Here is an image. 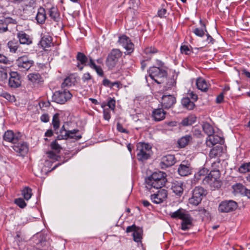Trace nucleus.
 <instances>
[{"label": "nucleus", "mask_w": 250, "mask_h": 250, "mask_svg": "<svg viewBox=\"0 0 250 250\" xmlns=\"http://www.w3.org/2000/svg\"><path fill=\"white\" fill-rule=\"evenodd\" d=\"M28 79L34 84H38L43 82V79L39 73H32L27 75Z\"/></svg>", "instance_id": "26"}, {"label": "nucleus", "mask_w": 250, "mask_h": 250, "mask_svg": "<svg viewBox=\"0 0 250 250\" xmlns=\"http://www.w3.org/2000/svg\"><path fill=\"white\" fill-rule=\"evenodd\" d=\"M166 112L161 108L154 109L152 112V117L156 122L163 120L165 118Z\"/></svg>", "instance_id": "22"}, {"label": "nucleus", "mask_w": 250, "mask_h": 250, "mask_svg": "<svg viewBox=\"0 0 250 250\" xmlns=\"http://www.w3.org/2000/svg\"><path fill=\"white\" fill-rule=\"evenodd\" d=\"M224 142L223 138L213 134L208 136L206 141L207 145L209 147H211L217 144H223Z\"/></svg>", "instance_id": "19"}, {"label": "nucleus", "mask_w": 250, "mask_h": 250, "mask_svg": "<svg viewBox=\"0 0 250 250\" xmlns=\"http://www.w3.org/2000/svg\"><path fill=\"white\" fill-rule=\"evenodd\" d=\"M46 19V11L42 7H40L38 10L36 19L38 23L43 24L44 23Z\"/></svg>", "instance_id": "25"}, {"label": "nucleus", "mask_w": 250, "mask_h": 250, "mask_svg": "<svg viewBox=\"0 0 250 250\" xmlns=\"http://www.w3.org/2000/svg\"><path fill=\"white\" fill-rule=\"evenodd\" d=\"M202 128L205 133L207 134L208 136H209L210 135L214 133L213 127L207 122H205L203 124Z\"/></svg>", "instance_id": "40"}, {"label": "nucleus", "mask_w": 250, "mask_h": 250, "mask_svg": "<svg viewBox=\"0 0 250 250\" xmlns=\"http://www.w3.org/2000/svg\"><path fill=\"white\" fill-rule=\"evenodd\" d=\"M116 101L113 98L111 97L108 98V101L107 104V105L111 110H114L115 107Z\"/></svg>", "instance_id": "54"}, {"label": "nucleus", "mask_w": 250, "mask_h": 250, "mask_svg": "<svg viewBox=\"0 0 250 250\" xmlns=\"http://www.w3.org/2000/svg\"><path fill=\"white\" fill-rule=\"evenodd\" d=\"M166 173L158 171L153 172L150 176L146 178V188L150 189L152 188H161L165 186L167 182Z\"/></svg>", "instance_id": "1"}, {"label": "nucleus", "mask_w": 250, "mask_h": 250, "mask_svg": "<svg viewBox=\"0 0 250 250\" xmlns=\"http://www.w3.org/2000/svg\"><path fill=\"white\" fill-rule=\"evenodd\" d=\"M7 45L9 49V51L11 53H15L17 52L20 46V44L18 41L15 39L9 41Z\"/></svg>", "instance_id": "31"}, {"label": "nucleus", "mask_w": 250, "mask_h": 250, "mask_svg": "<svg viewBox=\"0 0 250 250\" xmlns=\"http://www.w3.org/2000/svg\"><path fill=\"white\" fill-rule=\"evenodd\" d=\"M193 226V225L189 224V223H181V229L183 230H187L191 229Z\"/></svg>", "instance_id": "58"}, {"label": "nucleus", "mask_w": 250, "mask_h": 250, "mask_svg": "<svg viewBox=\"0 0 250 250\" xmlns=\"http://www.w3.org/2000/svg\"><path fill=\"white\" fill-rule=\"evenodd\" d=\"M158 16L161 18H165L168 15L167 10L165 8H161L158 11Z\"/></svg>", "instance_id": "51"}, {"label": "nucleus", "mask_w": 250, "mask_h": 250, "mask_svg": "<svg viewBox=\"0 0 250 250\" xmlns=\"http://www.w3.org/2000/svg\"><path fill=\"white\" fill-rule=\"evenodd\" d=\"M175 162V158L173 155H167L162 158L160 166L162 169H165L173 166Z\"/></svg>", "instance_id": "18"}, {"label": "nucleus", "mask_w": 250, "mask_h": 250, "mask_svg": "<svg viewBox=\"0 0 250 250\" xmlns=\"http://www.w3.org/2000/svg\"><path fill=\"white\" fill-rule=\"evenodd\" d=\"M8 23L16 24V21L10 18L0 20V33H2L8 31L7 27Z\"/></svg>", "instance_id": "23"}, {"label": "nucleus", "mask_w": 250, "mask_h": 250, "mask_svg": "<svg viewBox=\"0 0 250 250\" xmlns=\"http://www.w3.org/2000/svg\"><path fill=\"white\" fill-rule=\"evenodd\" d=\"M167 191L164 189L159 190L157 193L151 195V200L155 204L162 203L167 198Z\"/></svg>", "instance_id": "17"}, {"label": "nucleus", "mask_w": 250, "mask_h": 250, "mask_svg": "<svg viewBox=\"0 0 250 250\" xmlns=\"http://www.w3.org/2000/svg\"><path fill=\"white\" fill-rule=\"evenodd\" d=\"M138 228L135 225H133L130 226H128L127 227L126 229V232H133V233L134 232V231H136L137 229Z\"/></svg>", "instance_id": "62"}, {"label": "nucleus", "mask_w": 250, "mask_h": 250, "mask_svg": "<svg viewBox=\"0 0 250 250\" xmlns=\"http://www.w3.org/2000/svg\"><path fill=\"white\" fill-rule=\"evenodd\" d=\"M176 98L172 95H164L161 100L163 108L168 109L171 108L176 103Z\"/></svg>", "instance_id": "14"}, {"label": "nucleus", "mask_w": 250, "mask_h": 250, "mask_svg": "<svg viewBox=\"0 0 250 250\" xmlns=\"http://www.w3.org/2000/svg\"><path fill=\"white\" fill-rule=\"evenodd\" d=\"M233 191L236 193L243 194L246 191V187L241 183H236L232 186Z\"/></svg>", "instance_id": "36"}, {"label": "nucleus", "mask_w": 250, "mask_h": 250, "mask_svg": "<svg viewBox=\"0 0 250 250\" xmlns=\"http://www.w3.org/2000/svg\"><path fill=\"white\" fill-rule=\"evenodd\" d=\"M59 117L60 114L59 113L55 114L53 117L52 124L55 131L58 130L60 127V121Z\"/></svg>", "instance_id": "42"}, {"label": "nucleus", "mask_w": 250, "mask_h": 250, "mask_svg": "<svg viewBox=\"0 0 250 250\" xmlns=\"http://www.w3.org/2000/svg\"><path fill=\"white\" fill-rule=\"evenodd\" d=\"M238 207L237 203L233 200H225L219 205L218 211L221 213H228L235 210Z\"/></svg>", "instance_id": "9"}, {"label": "nucleus", "mask_w": 250, "mask_h": 250, "mask_svg": "<svg viewBox=\"0 0 250 250\" xmlns=\"http://www.w3.org/2000/svg\"><path fill=\"white\" fill-rule=\"evenodd\" d=\"M220 172L218 170H211L207 176L203 179L204 184H208L211 187L219 188L221 187Z\"/></svg>", "instance_id": "4"}, {"label": "nucleus", "mask_w": 250, "mask_h": 250, "mask_svg": "<svg viewBox=\"0 0 250 250\" xmlns=\"http://www.w3.org/2000/svg\"><path fill=\"white\" fill-rule=\"evenodd\" d=\"M92 79V76L89 73H86L83 74L82 78V80L83 83H86Z\"/></svg>", "instance_id": "52"}, {"label": "nucleus", "mask_w": 250, "mask_h": 250, "mask_svg": "<svg viewBox=\"0 0 250 250\" xmlns=\"http://www.w3.org/2000/svg\"><path fill=\"white\" fill-rule=\"evenodd\" d=\"M9 62V61L6 56L0 54V63L7 64Z\"/></svg>", "instance_id": "63"}, {"label": "nucleus", "mask_w": 250, "mask_h": 250, "mask_svg": "<svg viewBox=\"0 0 250 250\" xmlns=\"http://www.w3.org/2000/svg\"><path fill=\"white\" fill-rule=\"evenodd\" d=\"M205 35H206L207 37V40H206V42L208 43L213 44L214 40L212 38V37L209 35V34L208 33V32H207V33H206Z\"/></svg>", "instance_id": "64"}, {"label": "nucleus", "mask_w": 250, "mask_h": 250, "mask_svg": "<svg viewBox=\"0 0 250 250\" xmlns=\"http://www.w3.org/2000/svg\"><path fill=\"white\" fill-rule=\"evenodd\" d=\"M238 171L241 173H245L250 171V162L244 163L238 168Z\"/></svg>", "instance_id": "44"}, {"label": "nucleus", "mask_w": 250, "mask_h": 250, "mask_svg": "<svg viewBox=\"0 0 250 250\" xmlns=\"http://www.w3.org/2000/svg\"><path fill=\"white\" fill-rule=\"evenodd\" d=\"M103 114H104V118L105 120L109 121L111 117L110 109H109L108 108L104 109L103 110Z\"/></svg>", "instance_id": "55"}, {"label": "nucleus", "mask_w": 250, "mask_h": 250, "mask_svg": "<svg viewBox=\"0 0 250 250\" xmlns=\"http://www.w3.org/2000/svg\"><path fill=\"white\" fill-rule=\"evenodd\" d=\"M181 104L182 105L188 110H192L195 107L193 102L190 101L189 97H185L182 99Z\"/></svg>", "instance_id": "30"}, {"label": "nucleus", "mask_w": 250, "mask_h": 250, "mask_svg": "<svg viewBox=\"0 0 250 250\" xmlns=\"http://www.w3.org/2000/svg\"><path fill=\"white\" fill-rule=\"evenodd\" d=\"M76 59L81 64L86 66L87 65V63H86L89 59V58H88L83 53L78 52Z\"/></svg>", "instance_id": "39"}, {"label": "nucleus", "mask_w": 250, "mask_h": 250, "mask_svg": "<svg viewBox=\"0 0 250 250\" xmlns=\"http://www.w3.org/2000/svg\"><path fill=\"white\" fill-rule=\"evenodd\" d=\"M21 83V81L20 74L17 72H11L8 82L9 86L11 88H16L20 87Z\"/></svg>", "instance_id": "16"}, {"label": "nucleus", "mask_w": 250, "mask_h": 250, "mask_svg": "<svg viewBox=\"0 0 250 250\" xmlns=\"http://www.w3.org/2000/svg\"><path fill=\"white\" fill-rule=\"evenodd\" d=\"M89 62L87 63V66H89L91 68L94 69L98 75L103 77L104 76V72L101 67L97 66L95 64L94 60L90 57H89Z\"/></svg>", "instance_id": "28"}, {"label": "nucleus", "mask_w": 250, "mask_h": 250, "mask_svg": "<svg viewBox=\"0 0 250 250\" xmlns=\"http://www.w3.org/2000/svg\"><path fill=\"white\" fill-rule=\"evenodd\" d=\"M0 96L5 98L10 102H14L16 101L15 96L13 95L10 94L7 92H2L0 93Z\"/></svg>", "instance_id": "45"}, {"label": "nucleus", "mask_w": 250, "mask_h": 250, "mask_svg": "<svg viewBox=\"0 0 250 250\" xmlns=\"http://www.w3.org/2000/svg\"><path fill=\"white\" fill-rule=\"evenodd\" d=\"M47 14L50 18L55 22H58L60 19V13L57 7L52 6L47 9Z\"/></svg>", "instance_id": "24"}, {"label": "nucleus", "mask_w": 250, "mask_h": 250, "mask_svg": "<svg viewBox=\"0 0 250 250\" xmlns=\"http://www.w3.org/2000/svg\"><path fill=\"white\" fill-rule=\"evenodd\" d=\"M186 214V213H185V211L183 209L180 208L174 212H170L169 215H170V217L172 218H174V219L178 218V219H180L181 220V219H182L183 216Z\"/></svg>", "instance_id": "38"}, {"label": "nucleus", "mask_w": 250, "mask_h": 250, "mask_svg": "<svg viewBox=\"0 0 250 250\" xmlns=\"http://www.w3.org/2000/svg\"><path fill=\"white\" fill-rule=\"evenodd\" d=\"M171 189L176 195L181 196L184 190V184L182 181H175L171 183Z\"/></svg>", "instance_id": "21"}, {"label": "nucleus", "mask_w": 250, "mask_h": 250, "mask_svg": "<svg viewBox=\"0 0 250 250\" xmlns=\"http://www.w3.org/2000/svg\"><path fill=\"white\" fill-rule=\"evenodd\" d=\"M207 194V191L201 187H196L192 191V196L189 199V204L194 206L198 205Z\"/></svg>", "instance_id": "6"}, {"label": "nucleus", "mask_w": 250, "mask_h": 250, "mask_svg": "<svg viewBox=\"0 0 250 250\" xmlns=\"http://www.w3.org/2000/svg\"><path fill=\"white\" fill-rule=\"evenodd\" d=\"M12 148L17 154L20 156H23L28 151V146L26 143L20 139L17 143H14Z\"/></svg>", "instance_id": "11"}, {"label": "nucleus", "mask_w": 250, "mask_h": 250, "mask_svg": "<svg viewBox=\"0 0 250 250\" xmlns=\"http://www.w3.org/2000/svg\"><path fill=\"white\" fill-rule=\"evenodd\" d=\"M17 37L20 44L29 45L32 43V39L23 31L19 32L17 34Z\"/></svg>", "instance_id": "20"}, {"label": "nucleus", "mask_w": 250, "mask_h": 250, "mask_svg": "<svg viewBox=\"0 0 250 250\" xmlns=\"http://www.w3.org/2000/svg\"><path fill=\"white\" fill-rule=\"evenodd\" d=\"M119 43L126 50L127 54L131 53L134 49V45L130 39L125 35L119 37Z\"/></svg>", "instance_id": "12"}, {"label": "nucleus", "mask_w": 250, "mask_h": 250, "mask_svg": "<svg viewBox=\"0 0 250 250\" xmlns=\"http://www.w3.org/2000/svg\"><path fill=\"white\" fill-rule=\"evenodd\" d=\"M52 44V38L49 36H44L42 37L41 44L43 48L50 47Z\"/></svg>", "instance_id": "37"}, {"label": "nucleus", "mask_w": 250, "mask_h": 250, "mask_svg": "<svg viewBox=\"0 0 250 250\" xmlns=\"http://www.w3.org/2000/svg\"><path fill=\"white\" fill-rule=\"evenodd\" d=\"M144 52L146 55L151 56L157 52V49L154 47H148L145 49Z\"/></svg>", "instance_id": "46"}, {"label": "nucleus", "mask_w": 250, "mask_h": 250, "mask_svg": "<svg viewBox=\"0 0 250 250\" xmlns=\"http://www.w3.org/2000/svg\"><path fill=\"white\" fill-rule=\"evenodd\" d=\"M71 123L66 122L62 126L60 134L57 136L58 140H67L68 139H74L76 140H79L82 137V134L80 133L78 129H69V125Z\"/></svg>", "instance_id": "2"}, {"label": "nucleus", "mask_w": 250, "mask_h": 250, "mask_svg": "<svg viewBox=\"0 0 250 250\" xmlns=\"http://www.w3.org/2000/svg\"><path fill=\"white\" fill-rule=\"evenodd\" d=\"M192 168L188 161H184L179 166L177 172L181 176H186L191 174Z\"/></svg>", "instance_id": "13"}, {"label": "nucleus", "mask_w": 250, "mask_h": 250, "mask_svg": "<svg viewBox=\"0 0 250 250\" xmlns=\"http://www.w3.org/2000/svg\"><path fill=\"white\" fill-rule=\"evenodd\" d=\"M208 170L206 168H203L200 169L195 175V177L199 179V177H201L202 176H207L206 174H208Z\"/></svg>", "instance_id": "50"}, {"label": "nucleus", "mask_w": 250, "mask_h": 250, "mask_svg": "<svg viewBox=\"0 0 250 250\" xmlns=\"http://www.w3.org/2000/svg\"><path fill=\"white\" fill-rule=\"evenodd\" d=\"M117 129L121 132L125 133L128 134L129 131L127 130L125 128H124L123 125L120 123H118L117 124Z\"/></svg>", "instance_id": "59"}, {"label": "nucleus", "mask_w": 250, "mask_h": 250, "mask_svg": "<svg viewBox=\"0 0 250 250\" xmlns=\"http://www.w3.org/2000/svg\"><path fill=\"white\" fill-rule=\"evenodd\" d=\"M196 121V117L193 115H190L184 119L182 122V124L184 126L190 125L194 123Z\"/></svg>", "instance_id": "41"}, {"label": "nucleus", "mask_w": 250, "mask_h": 250, "mask_svg": "<svg viewBox=\"0 0 250 250\" xmlns=\"http://www.w3.org/2000/svg\"><path fill=\"white\" fill-rule=\"evenodd\" d=\"M72 97V94L66 89L58 90L52 96V101L59 104H64Z\"/></svg>", "instance_id": "7"}, {"label": "nucleus", "mask_w": 250, "mask_h": 250, "mask_svg": "<svg viewBox=\"0 0 250 250\" xmlns=\"http://www.w3.org/2000/svg\"><path fill=\"white\" fill-rule=\"evenodd\" d=\"M49 116L48 114L44 113L40 117V120L42 122L47 123L49 121Z\"/></svg>", "instance_id": "61"}, {"label": "nucleus", "mask_w": 250, "mask_h": 250, "mask_svg": "<svg viewBox=\"0 0 250 250\" xmlns=\"http://www.w3.org/2000/svg\"><path fill=\"white\" fill-rule=\"evenodd\" d=\"M142 230L140 228H138L136 231L132 233L133 240L136 242H141L142 238Z\"/></svg>", "instance_id": "43"}, {"label": "nucleus", "mask_w": 250, "mask_h": 250, "mask_svg": "<svg viewBox=\"0 0 250 250\" xmlns=\"http://www.w3.org/2000/svg\"><path fill=\"white\" fill-rule=\"evenodd\" d=\"M200 27H196L193 29V32L197 36L200 37H203L206 33L207 30L206 29V24L202 21L201 20H200Z\"/></svg>", "instance_id": "27"}, {"label": "nucleus", "mask_w": 250, "mask_h": 250, "mask_svg": "<svg viewBox=\"0 0 250 250\" xmlns=\"http://www.w3.org/2000/svg\"><path fill=\"white\" fill-rule=\"evenodd\" d=\"M21 195L23 197L24 199L26 201L29 200L32 195V189L28 187H24L21 190Z\"/></svg>", "instance_id": "35"}, {"label": "nucleus", "mask_w": 250, "mask_h": 250, "mask_svg": "<svg viewBox=\"0 0 250 250\" xmlns=\"http://www.w3.org/2000/svg\"><path fill=\"white\" fill-rule=\"evenodd\" d=\"M47 243L46 241L41 242V244H37L38 247L35 249V250H48V249H46L47 247Z\"/></svg>", "instance_id": "53"}, {"label": "nucleus", "mask_w": 250, "mask_h": 250, "mask_svg": "<svg viewBox=\"0 0 250 250\" xmlns=\"http://www.w3.org/2000/svg\"><path fill=\"white\" fill-rule=\"evenodd\" d=\"M7 78V74L5 70L0 69V81H3Z\"/></svg>", "instance_id": "57"}, {"label": "nucleus", "mask_w": 250, "mask_h": 250, "mask_svg": "<svg viewBox=\"0 0 250 250\" xmlns=\"http://www.w3.org/2000/svg\"><path fill=\"white\" fill-rule=\"evenodd\" d=\"M182 220V223H189V224L193 225L192 221L193 218L191 217L190 215L188 213H186L181 219Z\"/></svg>", "instance_id": "47"}, {"label": "nucleus", "mask_w": 250, "mask_h": 250, "mask_svg": "<svg viewBox=\"0 0 250 250\" xmlns=\"http://www.w3.org/2000/svg\"><path fill=\"white\" fill-rule=\"evenodd\" d=\"M122 55V52L117 49H113L108 54L106 60V64L109 69L114 68Z\"/></svg>", "instance_id": "8"}, {"label": "nucleus", "mask_w": 250, "mask_h": 250, "mask_svg": "<svg viewBox=\"0 0 250 250\" xmlns=\"http://www.w3.org/2000/svg\"><path fill=\"white\" fill-rule=\"evenodd\" d=\"M75 79L72 76H69L66 77L62 84V87L65 88L69 87L74 85L75 83Z\"/></svg>", "instance_id": "34"}, {"label": "nucleus", "mask_w": 250, "mask_h": 250, "mask_svg": "<svg viewBox=\"0 0 250 250\" xmlns=\"http://www.w3.org/2000/svg\"><path fill=\"white\" fill-rule=\"evenodd\" d=\"M181 52L182 53H184L186 55H188L191 52L189 47L187 45H185L181 46Z\"/></svg>", "instance_id": "56"}, {"label": "nucleus", "mask_w": 250, "mask_h": 250, "mask_svg": "<svg viewBox=\"0 0 250 250\" xmlns=\"http://www.w3.org/2000/svg\"><path fill=\"white\" fill-rule=\"evenodd\" d=\"M196 85L197 88L202 91H207L208 89V83L206 80L202 78H199L197 79Z\"/></svg>", "instance_id": "32"}, {"label": "nucleus", "mask_w": 250, "mask_h": 250, "mask_svg": "<svg viewBox=\"0 0 250 250\" xmlns=\"http://www.w3.org/2000/svg\"><path fill=\"white\" fill-rule=\"evenodd\" d=\"M192 139V136L190 135H186L181 137L178 140L177 142L179 147L180 148L185 147L189 144V142L191 141Z\"/></svg>", "instance_id": "29"}, {"label": "nucleus", "mask_w": 250, "mask_h": 250, "mask_svg": "<svg viewBox=\"0 0 250 250\" xmlns=\"http://www.w3.org/2000/svg\"><path fill=\"white\" fill-rule=\"evenodd\" d=\"M149 76L157 83H161L167 77V72L159 67H151L149 68Z\"/></svg>", "instance_id": "5"}, {"label": "nucleus", "mask_w": 250, "mask_h": 250, "mask_svg": "<svg viewBox=\"0 0 250 250\" xmlns=\"http://www.w3.org/2000/svg\"><path fill=\"white\" fill-rule=\"evenodd\" d=\"M176 84V81L174 79H170L167 83V89L170 88L172 87L175 86Z\"/></svg>", "instance_id": "60"}, {"label": "nucleus", "mask_w": 250, "mask_h": 250, "mask_svg": "<svg viewBox=\"0 0 250 250\" xmlns=\"http://www.w3.org/2000/svg\"><path fill=\"white\" fill-rule=\"evenodd\" d=\"M15 203L21 208H24L26 206V204L23 199L19 198L15 200Z\"/></svg>", "instance_id": "48"}, {"label": "nucleus", "mask_w": 250, "mask_h": 250, "mask_svg": "<svg viewBox=\"0 0 250 250\" xmlns=\"http://www.w3.org/2000/svg\"><path fill=\"white\" fill-rule=\"evenodd\" d=\"M223 150L221 146H217L212 148L209 153V156L210 158H214L220 155Z\"/></svg>", "instance_id": "33"}, {"label": "nucleus", "mask_w": 250, "mask_h": 250, "mask_svg": "<svg viewBox=\"0 0 250 250\" xmlns=\"http://www.w3.org/2000/svg\"><path fill=\"white\" fill-rule=\"evenodd\" d=\"M16 63L21 71H27L33 66L34 61L24 55L19 57L16 61Z\"/></svg>", "instance_id": "10"}, {"label": "nucleus", "mask_w": 250, "mask_h": 250, "mask_svg": "<svg viewBox=\"0 0 250 250\" xmlns=\"http://www.w3.org/2000/svg\"><path fill=\"white\" fill-rule=\"evenodd\" d=\"M20 133H14L12 130H8L3 134V140L6 142L11 143L13 145L19 141L21 138Z\"/></svg>", "instance_id": "15"}, {"label": "nucleus", "mask_w": 250, "mask_h": 250, "mask_svg": "<svg viewBox=\"0 0 250 250\" xmlns=\"http://www.w3.org/2000/svg\"><path fill=\"white\" fill-rule=\"evenodd\" d=\"M151 146L143 142H140L137 145V157L139 161L143 162L148 159L152 154Z\"/></svg>", "instance_id": "3"}, {"label": "nucleus", "mask_w": 250, "mask_h": 250, "mask_svg": "<svg viewBox=\"0 0 250 250\" xmlns=\"http://www.w3.org/2000/svg\"><path fill=\"white\" fill-rule=\"evenodd\" d=\"M58 139L56 138L55 140L53 141L51 144V147L52 149L56 150L58 152H60L62 149V147L60 145L57 143V140Z\"/></svg>", "instance_id": "49"}]
</instances>
